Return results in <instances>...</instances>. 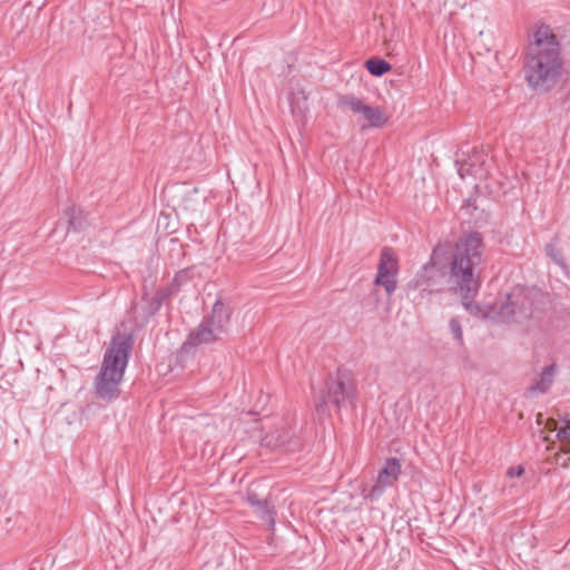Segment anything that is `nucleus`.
Returning <instances> with one entry per match:
<instances>
[{"instance_id": "nucleus-1", "label": "nucleus", "mask_w": 570, "mask_h": 570, "mask_svg": "<svg viewBox=\"0 0 570 570\" xmlns=\"http://www.w3.org/2000/svg\"><path fill=\"white\" fill-rule=\"evenodd\" d=\"M523 72L528 86L538 92L551 91L564 73L562 46L549 24H540L524 51Z\"/></svg>"}, {"instance_id": "nucleus-2", "label": "nucleus", "mask_w": 570, "mask_h": 570, "mask_svg": "<svg viewBox=\"0 0 570 570\" xmlns=\"http://www.w3.org/2000/svg\"><path fill=\"white\" fill-rule=\"evenodd\" d=\"M483 247L481 233L464 232L454 246L450 242L438 243L424 266L449 274L450 292L460 284L469 289L472 276L478 273L476 268L482 262Z\"/></svg>"}, {"instance_id": "nucleus-3", "label": "nucleus", "mask_w": 570, "mask_h": 570, "mask_svg": "<svg viewBox=\"0 0 570 570\" xmlns=\"http://www.w3.org/2000/svg\"><path fill=\"white\" fill-rule=\"evenodd\" d=\"M134 344L132 333L117 332L111 336L95 380V392L100 399L112 400L119 396V384L124 379Z\"/></svg>"}, {"instance_id": "nucleus-4", "label": "nucleus", "mask_w": 570, "mask_h": 570, "mask_svg": "<svg viewBox=\"0 0 570 570\" xmlns=\"http://www.w3.org/2000/svg\"><path fill=\"white\" fill-rule=\"evenodd\" d=\"M357 389L354 379L346 368H337L325 380L324 390L315 401V411L320 415H331L330 405L340 412L344 406H355Z\"/></svg>"}, {"instance_id": "nucleus-5", "label": "nucleus", "mask_w": 570, "mask_h": 570, "mask_svg": "<svg viewBox=\"0 0 570 570\" xmlns=\"http://www.w3.org/2000/svg\"><path fill=\"white\" fill-rule=\"evenodd\" d=\"M542 297L543 293L535 288L514 287L505 295V301L500 302L501 323H521L530 320L533 313L540 309Z\"/></svg>"}, {"instance_id": "nucleus-6", "label": "nucleus", "mask_w": 570, "mask_h": 570, "mask_svg": "<svg viewBox=\"0 0 570 570\" xmlns=\"http://www.w3.org/2000/svg\"><path fill=\"white\" fill-rule=\"evenodd\" d=\"M481 286L479 273L474 274L469 285V289L463 287V284L454 287L451 293L461 297L462 306L469 314L480 320H490L501 323L500 303L493 304H479L473 299L479 294Z\"/></svg>"}, {"instance_id": "nucleus-7", "label": "nucleus", "mask_w": 570, "mask_h": 570, "mask_svg": "<svg viewBox=\"0 0 570 570\" xmlns=\"http://www.w3.org/2000/svg\"><path fill=\"white\" fill-rule=\"evenodd\" d=\"M448 279L449 274L423 265L406 286L409 289H420V295L424 298L425 296L444 292Z\"/></svg>"}, {"instance_id": "nucleus-8", "label": "nucleus", "mask_w": 570, "mask_h": 570, "mask_svg": "<svg viewBox=\"0 0 570 570\" xmlns=\"http://www.w3.org/2000/svg\"><path fill=\"white\" fill-rule=\"evenodd\" d=\"M401 474V461L397 458H389L385 460L382 469L380 470L374 484L364 487L362 495L364 499L375 501L386 490L392 487Z\"/></svg>"}, {"instance_id": "nucleus-9", "label": "nucleus", "mask_w": 570, "mask_h": 570, "mask_svg": "<svg viewBox=\"0 0 570 570\" xmlns=\"http://www.w3.org/2000/svg\"><path fill=\"white\" fill-rule=\"evenodd\" d=\"M337 105L348 108L354 114H362L366 120V125L363 128H382L389 120L382 107L368 106L354 95L340 96Z\"/></svg>"}, {"instance_id": "nucleus-10", "label": "nucleus", "mask_w": 570, "mask_h": 570, "mask_svg": "<svg viewBox=\"0 0 570 570\" xmlns=\"http://www.w3.org/2000/svg\"><path fill=\"white\" fill-rule=\"evenodd\" d=\"M397 273L399 262L394 250L391 247H383L374 284L384 287L387 296H392L397 287Z\"/></svg>"}, {"instance_id": "nucleus-11", "label": "nucleus", "mask_w": 570, "mask_h": 570, "mask_svg": "<svg viewBox=\"0 0 570 570\" xmlns=\"http://www.w3.org/2000/svg\"><path fill=\"white\" fill-rule=\"evenodd\" d=\"M262 444L272 450L296 452L303 448V439L286 426L271 431L262 439Z\"/></svg>"}, {"instance_id": "nucleus-12", "label": "nucleus", "mask_w": 570, "mask_h": 570, "mask_svg": "<svg viewBox=\"0 0 570 570\" xmlns=\"http://www.w3.org/2000/svg\"><path fill=\"white\" fill-rule=\"evenodd\" d=\"M222 334V332H218L216 327L203 318L200 324L187 335L186 341L183 343L178 352V357L189 353L200 344H210L218 341Z\"/></svg>"}, {"instance_id": "nucleus-13", "label": "nucleus", "mask_w": 570, "mask_h": 570, "mask_svg": "<svg viewBox=\"0 0 570 570\" xmlns=\"http://www.w3.org/2000/svg\"><path fill=\"white\" fill-rule=\"evenodd\" d=\"M246 502L252 509H254V512L261 520L266 522L271 529H274L276 510L267 499H259L257 493L248 492Z\"/></svg>"}, {"instance_id": "nucleus-14", "label": "nucleus", "mask_w": 570, "mask_h": 570, "mask_svg": "<svg viewBox=\"0 0 570 570\" xmlns=\"http://www.w3.org/2000/svg\"><path fill=\"white\" fill-rule=\"evenodd\" d=\"M233 308L226 305L222 299H216L210 313L204 317L210 325L216 327L223 334L227 332V325L230 322Z\"/></svg>"}, {"instance_id": "nucleus-15", "label": "nucleus", "mask_w": 570, "mask_h": 570, "mask_svg": "<svg viewBox=\"0 0 570 570\" xmlns=\"http://www.w3.org/2000/svg\"><path fill=\"white\" fill-rule=\"evenodd\" d=\"M556 372H557L556 364L546 366L540 374V380L534 385H531L529 387V390L531 392L538 391L540 393H546L553 383V377H554Z\"/></svg>"}, {"instance_id": "nucleus-16", "label": "nucleus", "mask_w": 570, "mask_h": 570, "mask_svg": "<svg viewBox=\"0 0 570 570\" xmlns=\"http://www.w3.org/2000/svg\"><path fill=\"white\" fill-rule=\"evenodd\" d=\"M66 216L68 217V232H79L86 226V217L81 208L70 206L66 209Z\"/></svg>"}, {"instance_id": "nucleus-17", "label": "nucleus", "mask_w": 570, "mask_h": 570, "mask_svg": "<svg viewBox=\"0 0 570 570\" xmlns=\"http://www.w3.org/2000/svg\"><path fill=\"white\" fill-rule=\"evenodd\" d=\"M366 70L374 77H382L392 69L389 61L380 57H371L364 62Z\"/></svg>"}, {"instance_id": "nucleus-18", "label": "nucleus", "mask_w": 570, "mask_h": 570, "mask_svg": "<svg viewBox=\"0 0 570 570\" xmlns=\"http://www.w3.org/2000/svg\"><path fill=\"white\" fill-rule=\"evenodd\" d=\"M141 302L142 316L146 322H148L150 317L155 316L163 306L154 295L150 296L147 293L141 295Z\"/></svg>"}, {"instance_id": "nucleus-19", "label": "nucleus", "mask_w": 570, "mask_h": 570, "mask_svg": "<svg viewBox=\"0 0 570 570\" xmlns=\"http://www.w3.org/2000/svg\"><path fill=\"white\" fill-rule=\"evenodd\" d=\"M190 281V268H184L175 274L169 285L173 287L174 291L178 293L181 289V287Z\"/></svg>"}, {"instance_id": "nucleus-20", "label": "nucleus", "mask_w": 570, "mask_h": 570, "mask_svg": "<svg viewBox=\"0 0 570 570\" xmlns=\"http://www.w3.org/2000/svg\"><path fill=\"white\" fill-rule=\"evenodd\" d=\"M546 254L560 267H566V262L562 252L558 248L556 243H549L544 247Z\"/></svg>"}, {"instance_id": "nucleus-21", "label": "nucleus", "mask_w": 570, "mask_h": 570, "mask_svg": "<svg viewBox=\"0 0 570 570\" xmlns=\"http://www.w3.org/2000/svg\"><path fill=\"white\" fill-rule=\"evenodd\" d=\"M449 328L458 345L462 346L464 340L460 320L458 317H452L449 322Z\"/></svg>"}, {"instance_id": "nucleus-22", "label": "nucleus", "mask_w": 570, "mask_h": 570, "mask_svg": "<svg viewBox=\"0 0 570 570\" xmlns=\"http://www.w3.org/2000/svg\"><path fill=\"white\" fill-rule=\"evenodd\" d=\"M177 294L176 291L173 289V287L168 284L166 286L159 287L156 293L155 297L159 301V303L163 305L164 302L169 299L173 295Z\"/></svg>"}, {"instance_id": "nucleus-23", "label": "nucleus", "mask_w": 570, "mask_h": 570, "mask_svg": "<svg viewBox=\"0 0 570 570\" xmlns=\"http://www.w3.org/2000/svg\"><path fill=\"white\" fill-rule=\"evenodd\" d=\"M557 438L560 442L570 441V422L558 431Z\"/></svg>"}, {"instance_id": "nucleus-24", "label": "nucleus", "mask_w": 570, "mask_h": 570, "mask_svg": "<svg viewBox=\"0 0 570 570\" xmlns=\"http://www.w3.org/2000/svg\"><path fill=\"white\" fill-rule=\"evenodd\" d=\"M524 474V468L522 465L511 466L508 470L509 476H521Z\"/></svg>"}, {"instance_id": "nucleus-25", "label": "nucleus", "mask_w": 570, "mask_h": 570, "mask_svg": "<svg viewBox=\"0 0 570 570\" xmlns=\"http://www.w3.org/2000/svg\"><path fill=\"white\" fill-rule=\"evenodd\" d=\"M560 443H561V446H560L561 452L564 454H569L570 453V441H564V442H560Z\"/></svg>"}, {"instance_id": "nucleus-26", "label": "nucleus", "mask_w": 570, "mask_h": 570, "mask_svg": "<svg viewBox=\"0 0 570 570\" xmlns=\"http://www.w3.org/2000/svg\"><path fill=\"white\" fill-rule=\"evenodd\" d=\"M561 459H562L561 455H558L556 458V463L561 465V466H563V468L568 466V463H569L570 459L569 460H563V461H561Z\"/></svg>"}, {"instance_id": "nucleus-27", "label": "nucleus", "mask_w": 570, "mask_h": 570, "mask_svg": "<svg viewBox=\"0 0 570 570\" xmlns=\"http://www.w3.org/2000/svg\"><path fill=\"white\" fill-rule=\"evenodd\" d=\"M466 202H468V206H471V205H472V204H471V199H468Z\"/></svg>"}]
</instances>
